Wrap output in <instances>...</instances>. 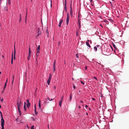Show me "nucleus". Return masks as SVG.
Instances as JSON below:
<instances>
[{
    "label": "nucleus",
    "mask_w": 129,
    "mask_h": 129,
    "mask_svg": "<svg viewBox=\"0 0 129 129\" xmlns=\"http://www.w3.org/2000/svg\"><path fill=\"white\" fill-rule=\"evenodd\" d=\"M17 108H20V106L21 105V100L19 98H18L17 100Z\"/></svg>",
    "instance_id": "1"
},
{
    "label": "nucleus",
    "mask_w": 129,
    "mask_h": 129,
    "mask_svg": "<svg viewBox=\"0 0 129 129\" xmlns=\"http://www.w3.org/2000/svg\"><path fill=\"white\" fill-rule=\"evenodd\" d=\"M67 18L66 19V24L68 25L69 22V13H67Z\"/></svg>",
    "instance_id": "2"
},
{
    "label": "nucleus",
    "mask_w": 129,
    "mask_h": 129,
    "mask_svg": "<svg viewBox=\"0 0 129 129\" xmlns=\"http://www.w3.org/2000/svg\"><path fill=\"white\" fill-rule=\"evenodd\" d=\"M51 74H50L49 75L48 79L47 81V83L48 85L49 84L51 80Z\"/></svg>",
    "instance_id": "3"
},
{
    "label": "nucleus",
    "mask_w": 129,
    "mask_h": 129,
    "mask_svg": "<svg viewBox=\"0 0 129 129\" xmlns=\"http://www.w3.org/2000/svg\"><path fill=\"white\" fill-rule=\"evenodd\" d=\"M1 126H4V125L5 122H4V120L3 119V117H2L1 118Z\"/></svg>",
    "instance_id": "4"
},
{
    "label": "nucleus",
    "mask_w": 129,
    "mask_h": 129,
    "mask_svg": "<svg viewBox=\"0 0 129 129\" xmlns=\"http://www.w3.org/2000/svg\"><path fill=\"white\" fill-rule=\"evenodd\" d=\"M63 20L62 19H60L59 22V23L58 24V26L59 27H61V24L62 23Z\"/></svg>",
    "instance_id": "5"
},
{
    "label": "nucleus",
    "mask_w": 129,
    "mask_h": 129,
    "mask_svg": "<svg viewBox=\"0 0 129 129\" xmlns=\"http://www.w3.org/2000/svg\"><path fill=\"white\" fill-rule=\"evenodd\" d=\"M31 53V51H30V48L29 47V54H28V56L31 57V55H30V54Z\"/></svg>",
    "instance_id": "6"
},
{
    "label": "nucleus",
    "mask_w": 129,
    "mask_h": 129,
    "mask_svg": "<svg viewBox=\"0 0 129 129\" xmlns=\"http://www.w3.org/2000/svg\"><path fill=\"white\" fill-rule=\"evenodd\" d=\"M70 13L71 17H72L73 16V10H70Z\"/></svg>",
    "instance_id": "7"
},
{
    "label": "nucleus",
    "mask_w": 129,
    "mask_h": 129,
    "mask_svg": "<svg viewBox=\"0 0 129 129\" xmlns=\"http://www.w3.org/2000/svg\"><path fill=\"white\" fill-rule=\"evenodd\" d=\"M13 53H12V58H11V63L12 64L13 63Z\"/></svg>",
    "instance_id": "8"
},
{
    "label": "nucleus",
    "mask_w": 129,
    "mask_h": 129,
    "mask_svg": "<svg viewBox=\"0 0 129 129\" xmlns=\"http://www.w3.org/2000/svg\"><path fill=\"white\" fill-rule=\"evenodd\" d=\"M15 54H16V50L15 48H14V59H15Z\"/></svg>",
    "instance_id": "9"
},
{
    "label": "nucleus",
    "mask_w": 129,
    "mask_h": 129,
    "mask_svg": "<svg viewBox=\"0 0 129 129\" xmlns=\"http://www.w3.org/2000/svg\"><path fill=\"white\" fill-rule=\"evenodd\" d=\"M62 101L60 100L59 102V106L60 107H61V106L62 103Z\"/></svg>",
    "instance_id": "10"
},
{
    "label": "nucleus",
    "mask_w": 129,
    "mask_h": 129,
    "mask_svg": "<svg viewBox=\"0 0 129 129\" xmlns=\"http://www.w3.org/2000/svg\"><path fill=\"white\" fill-rule=\"evenodd\" d=\"M17 109L18 110V111L19 112V113L20 114V115H21V112L20 111V108H17Z\"/></svg>",
    "instance_id": "11"
},
{
    "label": "nucleus",
    "mask_w": 129,
    "mask_h": 129,
    "mask_svg": "<svg viewBox=\"0 0 129 129\" xmlns=\"http://www.w3.org/2000/svg\"><path fill=\"white\" fill-rule=\"evenodd\" d=\"M48 99V100L49 101H52L54 99H50L48 97L46 99H45L47 101V100Z\"/></svg>",
    "instance_id": "12"
},
{
    "label": "nucleus",
    "mask_w": 129,
    "mask_h": 129,
    "mask_svg": "<svg viewBox=\"0 0 129 129\" xmlns=\"http://www.w3.org/2000/svg\"><path fill=\"white\" fill-rule=\"evenodd\" d=\"M86 44L87 46L89 47H91V46H90V45L89 44V43H88V42H86Z\"/></svg>",
    "instance_id": "13"
},
{
    "label": "nucleus",
    "mask_w": 129,
    "mask_h": 129,
    "mask_svg": "<svg viewBox=\"0 0 129 129\" xmlns=\"http://www.w3.org/2000/svg\"><path fill=\"white\" fill-rule=\"evenodd\" d=\"M7 80H8L7 79V81H6V82L5 83V86H4V89H5V88L6 87V84H7Z\"/></svg>",
    "instance_id": "14"
},
{
    "label": "nucleus",
    "mask_w": 129,
    "mask_h": 129,
    "mask_svg": "<svg viewBox=\"0 0 129 129\" xmlns=\"http://www.w3.org/2000/svg\"><path fill=\"white\" fill-rule=\"evenodd\" d=\"M30 105V103H27V108H29Z\"/></svg>",
    "instance_id": "15"
},
{
    "label": "nucleus",
    "mask_w": 129,
    "mask_h": 129,
    "mask_svg": "<svg viewBox=\"0 0 129 129\" xmlns=\"http://www.w3.org/2000/svg\"><path fill=\"white\" fill-rule=\"evenodd\" d=\"M40 49V45H39L37 48V50H39Z\"/></svg>",
    "instance_id": "16"
},
{
    "label": "nucleus",
    "mask_w": 129,
    "mask_h": 129,
    "mask_svg": "<svg viewBox=\"0 0 129 129\" xmlns=\"http://www.w3.org/2000/svg\"><path fill=\"white\" fill-rule=\"evenodd\" d=\"M70 101H71V100L72 99V95L71 94H70Z\"/></svg>",
    "instance_id": "17"
},
{
    "label": "nucleus",
    "mask_w": 129,
    "mask_h": 129,
    "mask_svg": "<svg viewBox=\"0 0 129 129\" xmlns=\"http://www.w3.org/2000/svg\"><path fill=\"white\" fill-rule=\"evenodd\" d=\"M94 49L95 51H97V48L96 47L94 46Z\"/></svg>",
    "instance_id": "18"
},
{
    "label": "nucleus",
    "mask_w": 129,
    "mask_h": 129,
    "mask_svg": "<svg viewBox=\"0 0 129 129\" xmlns=\"http://www.w3.org/2000/svg\"><path fill=\"white\" fill-rule=\"evenodd\" d=\"M24 110L26 111V106L25 105H24Z\"/></svg>",
    "instance_id": "19"
},
{
    "label": "nucleus",
    "mask_w": 129,
    "mask_h": 129,
    "mask_svg": "<svg viewBox=\"0 0 129 129\" xmlns=\"http://www.w3.org/2000/svg\"><path fill=\"white\" fill-rule=\"evenodd\" d=\"M20 19H19V21L20 22V21H21V14H20Z\"/></svg>",
    "instance_id": "20"
},
{
    "label": "nucleus",
    "mask_w": 129,
    "mask_h": 129,
    "mask_svg": "<svg viewBox=\"0 0 129 129\" xmlns=\"http://www.w3.org/2000/svg\"><path fill=\"white\" fill-rule=\"evenodd\" d=\"M8 4L9 5H10L11 4L10 0H8Z\"/></svg>",
    "instance_id": "21"
},
{
    "label": "nucleus",
    "mask_w": 129,
    "mask_h": 129,
    "mask_svg": "<svg viewBox=\"0 0 129 129\" xmlns=\"http://www.w3.org/2000/svg\"><path fill=\"white\" fill-rule=\"evenodd\" d=\"M14 78V75H13V80H12V84L13 83V82Z\"/></svg>",
    "instance_id": "22"
},
{
    "label": "nucleus",
    "mask_w": 129,
    "mask_h": 129,
    "mask_svg": "<svg viewBox=\"0 0 129 129\" xmlns=\"http://www.w3.org/2000/svg\"><path fill=\"white\" fill-rule=\"evenodd\" d=\"M39 109H41V104H39Z\"/></svg>",
    "instance_id": "23"
},
{
    "label": "nucleus",
    "mask_w": 129,
    "mask_h": 129,
    "mask_svg": "<svg viewBox=\"0 0 129 129\" xmlns=\"http://www.w3.org/2000/svg\"><path fill=\"white\" fill-rule=\"evenodd\" d=\"M109 21H110L111 22V23H112L113 21V20H112L111 19H109Z\"/></svg>",
    "instance_id": "24"
},
{
    "label": "nucleus",
    "mask_w": 129,
    "mask_h": 129,
    "mask_svg": "<svg viewBox=\"0 0 129 129\" xmlns=\"http://www.w3.org/2000/svg\"><path fill=\"white\" fill-rule=\"evenodd\" d=\"M64 9L65 10L66 12L67 11V7L64 6Z\"/></svg>",
    "instance_id": "25"
},
{
    "label": "nucleus",
    "mask_w": 129,
    "mask_h": 129,
    "mask_svg": "<svg viewBox=\"0 0 129 129\" xmlns=\"http://www.w3.org/2000/svg\"><path fill=\"white\" fill-rule=\"evenodd\" d=\"M34 125H32L31 126V127L30 129H34Z\"/></svg>",
    "instance_id": "26"
},
{
    "label": "nucleus",
    "mask_w": 129,
    "mask_h": 129,
    "mask_svg": "<svg viewBox=\"0 0 129 129\" xmlns=\"http://www.w3.org/2000/svg\"><path fill=\"white\" fill-rule=\"evenodd\" d=\"M73 88L74 89H75L76 88V86H75L74 85V84H73Z\"/></svg>",
    "instance_id": "27"
},
{
    "label": "nucleus",
    "mask_w": 129,
    "mask_h": 129,
    "mask_svg": "<svg viewBox=\"0 0 129 129\" xmlns=\"http://www.w3.org/2000/svg\"><path fill=\"white\" fill-rule=\"evenodd\" d=\"M0 114H1V118H2V117H3V115H2V113L0 111Z\"/></svg>",
    "instance_id": "28"
},
{
    "label": "nucleus",
    "mask_w": 129,
    "mask_h": 129,
    "mask_svg": "<svg viewBox=\"0 0 129 129\" xmlns=\"http://www.w3.org/2000/svg\"><path fill=\"white\" fill-rule=\"evenodd\" d=\"M35 114L36 115H37V113H38V112H37L36 111V110H35Z\"/></svg>",
    "instance_id": "29"
},
{
    "label": "nucleus",
    "mask_w": 129,
    "mask_h": 129,
    "mask_svg": "<svg viewBox=\"0 0 129 129\" xmlns=\"http://www.w3.org/2000/svg\"><path fill=\"white\" fill-rule=\"evenodd\" d=\"M55 64H53V68H55Z\"/></svg>",
    "instance_id": "30"
},
{
    "label": "nucleus",
    "mask_w": 129,
    "mask_h": 129,
    "mask_svg": "<svg viewBox=\"0 0 129 129\" xmlns=\"http://www.w3.org/2000/svg\"><path fill=\"white\" fill-rule=\"evenodd\" d=\"M53 72H55V71L56 69L55 68H53Z\"/></svg>",
    "instance_id": "31"
},
{
    "label": "nucleus",
    "mask_w": 129,
    "mask_h": 129,
    "mask_svg": "<svg viewBox=\"0 0 129 129\" xmlns=\"http://www.w3.org/2000/svg\"><path fill=\"white\" fill-rule=\"evenodd\" d=\"M80 21V19H78V22L79 23V24H80L81 22Z\"/></svg>",
    "instance_id": "32"
},
{
    "label": "nucleus",
    "mask_w": 129,
    "mask_h": 129,
    "mask_svg": "<svg viewBox=\"0 0 129 129\" xmlns=\"http://www.w3.org/2000/svg\"><path fill=\"white\" fill-rule=\"evenodd\" d=\"M78 53H77V54H76V57H77V58H79V57H78Z\"/></svg>",
    "instance_id": "33"
},
{
    "label": "nucleus",
    "mask_w": 129,
    "mask_h": 129,
    "mask_svg": "<svg viewBox=\"0 0 129 129\" xmlns=\"http://www.w3.org/2000/svg\"><path fill=\"white\" fill-rule=\"evenodd\" d=\"M26 101V102H27V103H30L29 102V101L28 100H27Z\"/></svg>",
    "instance_id": "34"
},
{
    "label": "nucleus",
    "mask_w": 129,
    "mask_h": 129,
    "mask_svg": "<svg viewBox=\"0 0 129 129\" xmlns=\"http://www.w3.org/2000/svg\"><path fill=\"white\" fill-rule=\"evenodd\" d=\"M70 8V10H72V5L71 4Z\"/></svg>",
    "instance_id": "35"
},
{
    "label": "nucleus",
    "mask_w": 129,
    "mask_h": 129,
    "mask_svg": "<svg viewBox=\"0 0 129 129\" xmlns=\"http://www.w3.org/2000/svg\"><path fill=\"white\" fill-rule=\"evenodd\" d=\"M81 83L82 84H84V82H83L82 81H81Z\"/></svg>",
    "instance_id": "36"
},
{
    "label": "nucleus",
    "mask_w": 129,
    "mask_h": 129,
    "mask_svg": "<svg viewBox=\"0 0 129 129\" xmlns=\"http://www.w3.org/2000/svg\"><path fill=\"white\" fill-rule=\"evenodd\" d=\"M110 3L111 4L112 6V5L113 4V3L112 2H110Z\"/></svg>",
    "instance_id": "37"
},
{
    "label": "nucleus",
    "mask_w": 129,
    "mask_h": 129,
    "mask_svg": "<svg viewBox=\"0 0 129 129\" xmlns=\"http://www.w3.org/2000/svg\"><path fill=\"white\" fill-rule=\"evenodd\" d=\"M64 6L67 7L66 6V0H65V4H64Z\"/></svg>",
    "instance_id": "38"
},
{
    "label": "nucleus",
    "mask_w": 129,
    "mask_h": 129,
    "mask_svg": "<svg viewBox=\"0 0 129 129\" xmlns=\"http://www.w3.org/2000/svg\"><path fill=\"white\" fill-rule=\"evenodd\" d=\"M1 102H3V98H2V99H1Z\"/></svg>",
    "instance_id": "39"
},
{
    "label": "nucleus",
    "mask_w": 129,
    "mask_h": 129,
    "mask_svg": "<svg viewBox=\"0 0 129 129\" xmlns=\"http://www.w3.org/2000/svg\"><path fill=\"white\" fill-rule=\"evenodd\" d=\"M61 43V42H58V45H59Z\"/></svg>",
    "instance_id": "40"
},
{
    "label": "nucleus",
    "mask_w": 129,
    "mask_h": 129,
    "mask_svg": "<svg viewBox=\"0 0 129 129\" xmlns=\"http://www.w3.org/2000/svg\"><path fill=\"white\" fill-rule=\"evenodd\" d=\"M34 108H35V110H36V104L35 105Z\"/></svg>",
    "instance_id": "41"
},
{
    "label": "nucleus",
    "mask_w": 129,
    "mask_h": 129,
    "mask_svg": "<svg viewBox=\"0 0 129 129\" xmlns=\"http://www.w3.org/2000/svg\"><path fill=\"white\" fill-rule=\"evenodd\" d=\"M34 108H35V110H36V104L35 105Z\"/></svg>",
    "instance_id": "42"
},
{
    "label": "nucleus",
    "mask_w": 129,
    "mask_h": 129,
    "mask_svg": "<svg viewBox=\"0 0 129 129\" xmlns=\"http://www.w3.org/2000/svg\"><path fill=\"white\" fill-rule=\"evenodd\" d=\"M50 2H51V4H50V6L51 7H52V1L51 0H50Z\"/></svg>",
    "instance_id": "43"
},
{
    "label": "nucleus",
    "mask_w": 129,
    "mask_h": 129,
    "mask_svg": "<svg viewBox=\"0 0 129 129\" xmlns=\"http://www.w3.org/2000/svg\"><path fill=\"white\" fill-rule=\"evenodd\" d=\"M30 58V57L28 56L27 59L28 60H29Z\"/></svg>",
    "instance_id": "44"
},
{
    "label": "nucleus",
    "mask_w": 129,
    "mask_h": 129,
    "mask_svg": "<svg viewBox=\"0 0 129 129\" xmlns=\"http://www.w3.org/2000/svg\"><path fill=\"white\" fill-rule=\"evenodd\" d=\"M41 34V33L40 32H38V36H39V35Z\"/></svg>",
    "instance_id": "45"
},
{
    "label": "nucleus",
    "mask_w": 129,
    "mask_h": 129,
    "mask_svg": "<svg viewBox=\"0 0 129 129\" xmlns=\"http://www.w3.org/2000/svg\"><path fill=\"white\" fill-rule=\"evenodd\" d=\"M39 55V53H37L36 55L37 56H38Z\"/></svg>",
    "instance_id": "46"
},
{
    "label": "nucleus",
    "mask_w": 129,
    "mask_h": 129,
    "mask_svg": "<svg viewBox=\"0 0 129 129\" xmlns=\"http://www.w3.org/2000/svg\"><path fill=\"white\" fill-rule=\"evenodd\" d=\"M37 53H39V50H37Z\"/></svg>",
    "instance_id": "47"
},
{
    "label": "nucleus",
    "mask_w": 129,
    "mask_h": 129,
    "mask_svg": "<svg viewBox=\"0 0 129 129\" xmlns=\"http://www.w3.org/2000/svg\"><path fill=\"white\" fill-rule=\"evenodd\" d=\"M87 69V66L85 67V70H86Z\"/></svg>",
    "instance_id": "48"
},
{
    "label": "nucleus",
    "mask_w": 129,
    "mask_h": 129,
    "mask_svg": "<svg viewBox=\"0 0 129 129\" xmlns=\"http://www.w3.org/2000/svg\"><path fill=\"white\" fill-rule=\"evenodd\" d=\"M27 13H26V16H25L26 20V19H27Z\"/></svg>",
    "instance_id": "49"
},
{
    "label": "nucleus",
    "mask_w": 129,
    "mask_h": 129,
    "mask_svg": "<svg viewBox=\"0 0 129 129\" xmlns=\"http://www.w3.org/2000/svg\"><path fill=\"white\" fill-rule=\"evenodd\" d=\"M53 88H54V89H56V87H55V86H53Z\"/></svg>",
    "instance_id": "50"
},
{
    "label": "nucleus",
    "mask_w": 129,
    "mask_h": 129,
    "mask_svg": "<svg viewBox=\"0 0 129 129\" xmlns=\"http://www.w3.org/2000/svg\"><path fill=\"white\" fill-rule=\"evenodd\" d=\"M113 46L115 48V49H116V46L114 44H113Z\"/></svg>",
    "instance_id": "51"
},
{
    "label": "nucleus",
    "mask_w": 129,
    "mask_h": 129,
    "mask_svg": "<svg viewBox=\"0 0 129 129\" xmlns=\"http://www.w3.org/2000/svg\"><path fill=\"white\" fill-rule=\"evenodd\" d=\"M53 64H56V60H55L54 61V63H53Z\"/></svg>",
    "instance_id": "52"
},
{
    "label": "nucleus",
    "mask_w": 129,
    "mask_h": 129,
    "mask_svg": "<svg viewBox=\"0 0 129 129\" xmlns=\"http://www.w3.org/2000/svg\"><path fill=\"white\" fill-rule=\"evenodd\" d=\"M93 78L94 79H96V80H97V79L95 77V76H94V77H93Z\"/></svg>",
    "instance_id": "53"
},
{
    "label": "nucleus",
    "mask_w": 129,
    "mask_h": 129,
    "mask_svg": "<svg viewBox=\"0 0 129 129\" xmlns=\"http://www.w3.org/2000/svg\"><path fill=\"white\" fill-rule=\"evenodd\" d=\"M2 127V128L1 129H4V126H1Z\"/></svg>",
    "instance_id": "54"
},
{
    "label": "nucleus",
    "mask_w": 129,
    "mask_h": 129,
    "mask_svg": "<svg viewBox=\"0 0 129 129\" xmlns=\"http://www.w3.org/2000/svg\"><path fill=\"white\" fill-rule=\"evenodd\" d=\"M39 103L41 104V101L40 100L39 101Z\"/></svg>",
    "instance_id": "55"
},
{
    "label": "nucleus",
    "mask_w": 129,
    "mask_h": 129,
    "mask_svg": "<svg viewBox=\"0 0 129 129\" xmlns=\"http://www.w3.org/2000/svg\"><path fill=\"white\" fill-rule=\"evenodd\" d=\"M79 28H80L81 27V24H79Z\"/></svg>",
    "instance_id": "56"
},
{
    "label": "nucleus",
    "mask_w": 129,
    "mask_h": 129,
    "mask_svg": "<svg viewBox=\"0 0 129 129\" xmlns=\"http://www.w3.org/2000/svg\"><path fill=\"white\" fill-rule=\"evenodd\" d=\"M78 32H77L76 33V36H78Z\"/></svg>",
    "instance_id": "57"
},
{
    "label": "nucleus",
    "mask_w": 129,
    "mask_h": 129,
    "mask_svg": "<svg viewBox=\"0 0 129 129\" xmlns=\"http://www.w3.org/2000/svg\"><path fill=\"white\" fill-rule=\"evenodd\" d=\"M100 47V45H96V47Z\"/></svg>",
    "instance_id": "58"
},
{
    "label": "nucleus",
    "mask_w": 129,
    "mask_h": 129,
    "mask_svg": "<svg viewBox=\"0 0 129 129\" xmlns=\"http://www.w3.org/2000/svg\"><path fill=\"white\" fill-rule=\"evenodd\" d=\"M38 32H39V28H38Z\"/></svg>",
    "instance_id": "59"
},
{
    "label": "nucleus",
    "mask_w": 129,
    "mask_h": 129,
    "mask_svg": "<svg viewBox=\"0 0 129 129\" xmlns=\"http://www.w3.org/2000/svg\"><path fill=\"white\" fill-rule=\"evenodd\" d=\"M88 107V106L87 105H86L85 106V107Z\"/></svg>",
    "instance_id": "60"
},
{
    "label": "nucleus",
    "mask_w": 129,
    "mask_h": 129,
    "mask_svg": "<svg viewBox=\"0 0 129 129\" xmlns=\"http://www.w3.org/2000/svg\"><path fill=\"white\" fill-rule=\"evenodd\" d=\"M63 96L62 98H61V100H62H62L63 99Z\"/></svg>",
    "instance_id": "61"
},
{
    "label": "nucleus",
    "mask_w": 129,
    "mask_h": 129,
    "mask_svg": "<svg viewBox=\"0 0 129 129\" xmlns=\"http://www.w3.org/2000/svg\"><path fill=\"white\" fill-rule=\"evenodd\" d=\"M87 42H88V43H89V40H88Z\"/></svg>",
    "instance_id": "62"
},
{
    "label": "nucleus",
    "mask_w": 129,
    "mask_h": 129,
    "mask_svg": "<svg viewBox=\"0 0 129 129\" xmlns=\"http://www.w3.org/2000/svg\"><path fill=\"white\" fill-rule=\"evenodd\" d=\"M92 99L93 100H95V99L93 98H92Z\"/></svg>",
    "instance_id": "63"
},
{
    "label": "nucleus",
    "mask_w": 129,
    "mask_h": 129,
    "mask_svg": "<svg viewBox=\"0 0 129 129\" xmlns=\"http://www.w3.org/2000/svg\"><path fill=\"white\" fill-rule=\"evenodd\" d=\"M26 103L25 102H24V105H26Z\"/></svg>",
    "instance_id": "64"
}]
</instances>
